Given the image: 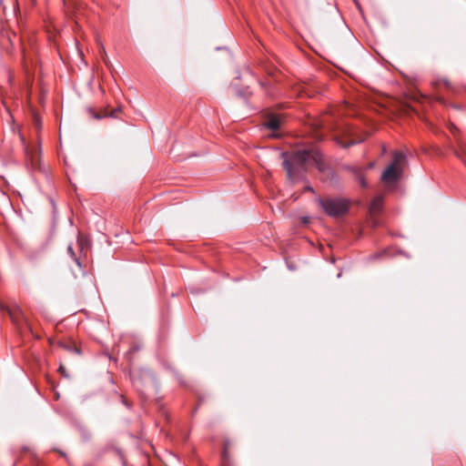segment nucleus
<instances>
[{"mask_svg":"<svg viewBox=\"0 0 466 466\" xmlns=\"http://www.w3.org/2000/svg\"><path fill=\"white\" fill-rule=\"evenodd\" d=\"M282 157L288 177L293 183L302 180L310 167L315 166L319 171L325 169L322 155L316 148L297 150L290 154L283 153Z\"/></svg>","mask_w":466,"mask_h":466,"instance_id":"obj_1","label":"nucleus"},{"mask_svg":"<svg viewBox=\"0 0 466 466\" xmlns=\"http://www.w3.org/2000/svg\"><path fill=\"white\" fill-rule=\"evenodd\" d=\"M406 155L401 151L393 153V161L381 174V180L386 183L396 182L401 176Z\"/></svg>","mask_w":466,"mask_h":466,"instance_id":"obj_2","label":"nucleus"},{"mask_svg":"<svg viewBox=\"0 0 466 466\" xmlns=\"http://www.w3.org/2000/svg\"><path fill=\"white\" fill-rule=\"evenodd\" d=\"M319 203L329 217H340L349 209L348 201L342 198H319Z\"/></svg>","mask_w":466,"mask_h":466,"instance_id":"obj_3","label":"nucleus"},{"mask_svg":"<svg viewBox=\"0 0 466 466\" xmlns=\"http://www.w3.org/2000/svg\"><path fill=\"white\" fill-rule=\"evenodd\" d=\"M453 152L457 157L466 164V143L458 138Z\"/></svg>","mask_w":466,"mask_h":466,"instance_id":"obj_4","label":"nucleus"},{"mask_svg":"<svg viewBox=\"0 0 466 466\" xmlns=\"http://www.w3.org/2000/svg\"><path fill=\"white\" fill-rule=\"evenodd\" d=\"M383 198L381 196L374 198L370 206V213L374 216L378 214L382 208Z\"/></svg>","mask_w":466,"mask_h":466,"instance_id":"obj_5","label":"nucleus"},{"mask_svg":"<svg viewBox=\"0 0 466 466\" xmlns=\"http://www.w3.org/2000/svg\"><path fill=\"white\" fill-rule=\"evenodd\" d=\"M25 151L26 159H27V161L30 162V165L32 166V167L33 168L36 167L38 165V161H39V156H38L37 152L34 153L33 149L29 148L28 147H25Z\"/></svg>","mask_w":466,"mask_h":466,"instance_id":"obj_6","label":"nucleus"},{"mask_svg":"<svg viewBox=\"0 0 466 466\" xmlns=\"http://www.w3.org/2000/svg\"><path fill=\"white\" fill-rule=\"evenodd\" d=\"M228 447L229 443L226 441L221 456V466H233L228 454Z\"/></svg>","mask_w":466,"mask_h":466,"instance_id":"obj_7","label":"nucleus"},{"mask_svg":"<svg viewBox=\"0 0 466 466\" xmlns=\"http://www.w3.org/2000/svg\"><path fill=\"white\" fill-rule=\"evenodd\" d=\"M266 126L270 130H278L280 127V120L278 116H272L268 118Z\"/></svg>","mask_w":466,"mask_h":466,"instance_id":"obj_8","label":"nucleus"},{"mask_svg":"<svg viewBox=\"0 0 466 466\" xmlns=\"http://www.w3.org/2000/svg\"><path fill=\"white\" fill-rule=\"evenodd\" d=\"M7 312L14 321H17L18 316L20 315V309H7Z\"/></svg>","mask_w":466,"mask_h":466,"instance_id":"obj_9","label":"nucleus"},{"mask_svg":"<svg viewBox=\"0 0 466 466\" xmlns=\"http://www.w3.org/2000/svg\"><path fill=\"white\" fill-rule=\"evenodd\" d=\"M358 179H359V182H360L361 187H367L368 184H367V182H366V180H365V178H364V177L362 175H359Z\"/></svg>","mask_w":466,"mask_h":466,"instance_id":"obj_10","label":"nucleus"},{"mask_svg":"<svg viewBox=\"0 0 466 466\" xmlns=\"http://www.w3.org/2000/svg\"><path fill=\"white\" fill-rule=\"evenodd\" d=\"M58 371L66 378L68 377V374L66 373V370L64 366L60 365Z\"/></svg>","mask_w":466,"mask_h":466,"instance_id":"obj_11","label":"nucleus"},{"mask_svg":"<svg viewBox=\"0 0 466 466\" xmlns=\"http://www.w3.org/2000/svg\"><path fill=\"white\" fill-rule=\"evenodd\" d=\"M138 350H139L138 346H134L133 348L130 349L128 354L137 352Z\"/></svg>","mask_w":466,"mask_h":466,"instance_id":"obj_12","label":"nucleus"},{"mask_svg":"<svg viewBox=\"0 0 466 466\" xmlns=\"http://www.w3.org/2000/svg\"><path fill=\"white\" fill-rule=\"evenodd\" d=\"M456 130H457V128H456V127H455V126H453V125H451V126H450V131H451L453 135L455 134Z\"/></svg>","mask_w":466,"mask_h":466,"instance_id":"obj_13","label":"nucleus"},{"mask_svg":"<svg viewBox=\"0 0 466 466\" xmlns=\"http://www.w3.org/2000/svg\"><path fill=\"white\" fill-rule=\"evenodd\" d=\"M67 250L72 256H75L74 250L71 246L68 247Z\"/></svg>","mask_w":466,"mask_h":466,"instance_id":"obj_14","label":"nucleus"},{"mask_svg":"<svg viewBox=\"0 0 466 466\" xmlns=\"http://www.w3.org/2000/svg\"><path fill=\"white\" fill-rule=\"evenodd\" d=\"M443 85L446 86V87H450V82L448 80H443Z\"/></svg>","mask_w":466,"mask_h":466,"instance_id":"obj_15","label":"nucleus"},{"mask_svg":"<svg viewBox=\"0 0 466 466\" xmlns=\"http://www.w3.org/2000/svg\"><path fill=\"white\" fill-rule=\"evenodd\" d=\"M351 144H352V143H350V145H351ZM349 146H350V144H346V145H344V147H349Z\"/></svg>","mask_w":466,"mask_h":466,"instance_id":"obj_16","label":"nucleus"}]
</instances>
